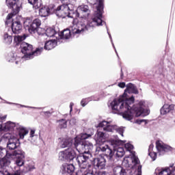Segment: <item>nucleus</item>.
Segmentation results:
<instances>
[{"label":"nucleus","mask_w":175,"mask_h":175,"mask_svg":"<svg viewBox=\"0 0 175 175\" xmlns=\"http://www.w3.org/2000/svg\"><path fill=\"white\" fill-rule=\"evenodd\" d=\"M118 87L120 88H125V83L124 82H121L118 84Z\"/></svg>","instance_id":"obj_45"},{"label":"nucleus","mask_w":175,"mask_h":175,"mask_svg":"<svg viewBox=\"0 0 175 175\" xmlns=\"http://www.w3.org/2000/svg\"><path fill=\"white\" fill-rule=\"evenodd\" d=\"M115 52L116 53V55H118V53H117V50L115 49Z\"/></svg>","instance_id":"obj_52"},{"label":"nucleus","mask_w":175,"mask_h":175,"mask_svg":"<svg viewBox=\"0 0 175 175\" xmlns=\"http://www.w3.org/2000/svg\"><path fill=\"white\" fill-rule=\"evenodd\" d=\"M27 36L25 35L23 36H15L14 38V43L16 44V46H18V44H21L23 40H25Z\"/></svg>","instance_id":"obj_32"},{"label":"nucleus","mask_w":175,"mask_h":175,"mask_svg":"<svg viewBox=\"0 0 175 175\" xmlns=\"http://www.w3.org/2000/svg\"><path fill=\"white\" fill-rule=\"evenodd\" d=\"M73 8L72 4H63L62 5L57 7L55 13L57 17L62 18H66V17L72 18L73 17V16H72V13H73Z\"/></svg>","instance_id":"obj_10"},{"label":"nucleus","mask_w":175,"mask_h":175,"mask_svg":"<svg viewBox=\"0 0 175 175\" xmlns=\"http://www.w3.org/2000/svg\"><path fill=\"white\" fill-rule=\"evenodd\" d=\"M23 25L26 31H28L29 33L33 34L37 32L38 35H46L44 29L40 27L42 22L40 19L32 21V19L27 18L24 21Z\"/></svg>","instance_id":"obj_6"},{"label":"nucleus","mask_w":175,"mask_h":175,"mask_svg":"<svg viewBox=\"0 0 175 175\" xmlns=\"http://www.w3.org/2000/svg\"><path fill=\"white\" fill-rule=\"evenodd\" d=\"M10 105H12V103H9Z\"/></svg>","instance_id":"obj_53"},{"label":"nucleus","mask_w":175,"mask_h":175,"mask_svg":"<svg viewBox=\"0 0 175 175\" xmlns=\"http://www.w3.org/2000/svg\"><path fill=\"white\" fill-rule=\"evenodd\" d=\"M96 175H110L109 173L106 172H98Z\"/></svg>","instance_id":"obj_43"},{"label":"nucleus","mask_w":175,"mask_h":175,"mask_svg":"<svg viewBox=\"0 0 175 175\" xmlns=\"http://www.w3.org/2000/svg\"><path fill=\"white\" fill-rule=\"evenodd\" d=\"M100 98H95V96H92L91 97H88L87 98H83L81 101V106H83V107H84L89 102H91V100H99Z\"/></svg>","instance_id":"obj_30"},{"label":"nucleus","mask_w":175,"mask_h":175,"mask_svg":"<svg viewBox=\"0 0 175 175\" xmlns=\"http://www.w3.org/2000/svg\"><path fill=\"white\" fill-rule=\"evenodd\" d=\"M95 141L97 144L95 154L98 155L100 152H103L104 155H105L109 161H111L114 153L107 144H105V142H106V135H105V133L98 131L97 134L95 135Z\"/></svg>","instance_id":"obj_5"},{"label":"nucleus","mask_w":175,"mask_h":175,"mask_svg":"<svg viewBox=\"0 0 175 175\" xmlns=\"http://www.w3.org/2000/svg\"><path fill=\"white\" fill-rule=\"evenodd\" d=\"M28 3L32 5L34 9H39L42 6V0H28Z\"/></svg>","instance_id":"obj_31"},{"label":"nucleus","mask_w":175,"mask_h":175,"mask_svg":"<svg viewBox=\"0 0 175 175\" xmlns=\"http://www.w3.org/2000/svg\"><path fill=\"white\" fill-rule=\"evenodd\" d=\"M57 46V41L55 40H51L47 41L44 44V49L45 50H53L54 47Z\"/></svg>","instance_id":"obj_24"},{"label":"nucleus","mask_w":175,"mask_h":175,"mask_svg":"<svg viewBox=\"0 0 175 175\" xmlns=\"http://www.w3.org/2000/svg\"><path fill=\"white\" fill-rule=\"evenodd\" d=\"M76 155L75 149L68 148L59 153V159L60 161H67V162H70L71 161H73Z\"/></svg>","instance_id":"obj_14"},{"label":"nucleus","mask_w":175,"mask_h":175,"mask_svg":"<svg viewBox=\"0 0 175 175\" xmlns=\"http://www.w3.org/2000/svg\"><path fill=\"white\" fill-rule=\"evenodd\" d=\"M6 117H8L7 115H5V116H0V120H1V121H3V120H6Z\"/></svg>","instance_id":"obj_48"},{"label":"nucleus","mask_w":175,"mask_h":175,"mask_svg":"<svg viewBox=\"0 0 175 175\" xmlns=\"http://www.w3.org/2000/svg\"><path fill=\"white\" fill-rule=\"evenodd\" d=\"M65 2V0H63Z\"/></svg>","instance_id":"obj_55"},{"label":"nucleus","mask_w":175,"mask_h":175,"mask_svg":"<svg viewBox=\"0 0 175 175\" xmlns=\"http://www.w3.org/2000/svg\"><path fill=\"white\" fill-rule=\"evenodd\" d=\"M15 157V165L18 166L15 170L20 169L25 163V153L21 150H17L12 152V158Z\"/></svg>","instance_id":"obj_15"},{"label":"nucleus","mask_w":175,"mask_h":175,"mask_svg":"<svg viewBox=\"0 0 175 175\" xmlns=\"http://www.w3.org/2000/svg\"><path fill=\"white\" fill-rule=\"evenodd\" d=\"M5 2L8 8H11L13 10L14 14H17L20 12L21 0H6Z\"/></svg>","instance_id":"obj_17"},{"label":"nucleus","mask_w":175,"mask_h":175,"mask_svg":"<svg viewBox=\"0 0 175 175\" xmlns=\"http://www.w3.org/2000/svg\"><path fill=\"white\" fill-rule=\"evenodd\" d=\"M2 131L4 132L18 131L20 139H24V137L28 135V131L25 127L20 125L18 123H14L10 121L3 124Z\"/></svg>","instance_id":"obj_7"},{"label":"nucleus","mask_w":175,"mask_h":175,"mask_svg":"<svg viewBox=\"0 0 175 175\" xmlns=\"http://www.w3.org/2000/svg\"><path fill=\"white\" fill-rule=\"evenodd\" d=\"M112 45L114 46V44L112 43Z\"/></svg>","instance_id":"obj_54"},{"label":"nucleus","mask_w":175,"mask_h":175,"mask_svg":"<svg viewBox=\"0 0 175 175\" xmlns=\"http://www.w3.org/2000/svg\"><path fill=\"white\" fill-rule=\"evenodd\" d=\"M81 170L79 171L81 172L80 175H95V174H94V171H92V169L91 168L90 164L87 167H81Z\"/></svg>","instance_id":"obj_25"},{"label":"nucleus","mask_w":175,"mask_h":175,"mask_svg":"<svg viewBox=\"0 0 175 175\" xmlns=\"http://www.w3.org/2000/svg\"><path fill=\"white\" fill-rule=\"evenodd\" d=\"M59 146L61 147V148H66V147H70V146H72V139L63 138L60 141Z\"/></svg>","instance_id":"obj_23"},{"label":"nucleus","mask_w":175,"mask_h":175,"mask_svg":"<svg viewBox=\"0 0 175 175\" xmlns=\"http://www.w3.org/2000/svg\"><path fill=\"white\" fill-rule=\"evenodd\" d=\"M59 126L61 129L66 128L68 126V122L65 119L59 120Z\"/></svg>","instance_id":"obj_35"},{"label":"nucleus","mask_w":175,"mask_h":175,"mask_svg":"<svg viewBox=\"0 0 175 175\" xmlns=\"http://www.w3.org/2000/svg\"><path fill=\"white\" fill-rule=\"evenodd\" d=\"M77 122V120H76V118H73L70 120V125H76Z\"/></svg>","instance_id":"obj_40"},{"label":"nucleus","mask_w":175,"mask_h":175,"mask_svg":"<svg viewBox=\"0 0 175 175\" xmlns=\"http://www.w3.org/2000/svg\"><path fill=\"white\" fill-rule=\"evenodd\" d=\"M33 136H35V130H31L30 137H33Z\"/></svg>","instance_id":"obj_46"},{"label":"nucleus","mask_w":175,"mask_h":175,"mask_svg":"<svg viewBox=\"0 0 175 175\" xmlns=\"http://www.w3.org/2000/svg\"><path fill=\"white\" fill-rule=\"evenodd\" d=\"M45 35L46 36H48V38H53V36H56L57 34V32H55V29L49 27L46 29Z\"/></svg>","instance_id":"obj_33"},{"label":"nucleus","mask_w":175,"mask_h":175,"mask_svg":"<svg viewBox=\"0 0 175 175\" xmlns=\"http://www.w3.org/2000/svg\"><path fill=\"white\" fill-rule=\"evenodd\" d=\"M0 175H21V170L18 168L13 174L9 173L7 170L0 171Z\"/></svg>","instance_id":"obj_34"},{"label":"nucleus","mask_w":175,"mask_h":175,"mask_svg":"<svg viewBox=\"0 0 175 175\" xmlns=\"http://www.w3.org/2000/svg\"><path fill=\"white\" fill-rule=\"evenodd\" d=\"M21 52L24 54V56L22 57L25 59H31L33 57H37V55H40L42 54V51H43V48H37L36 51L32 52V45L27 43L22 42L21 45Z\"/></svg>","instance_id":"obj_8"},{"label":"nucleus","mask_w":175,"mask_h":175,"mask_svg":"<svg viewBox=\"0 0 175 175\" xmlns=\"http://www.w3.org/2000/svg\"><path fill=\"white\" fill-rule=\"evenodd\" d=\"M93 165L96 169L102 170L106 167V159L103 157L96 158L94 159Z\"/></svg>","instance_id":"obj_20"},{"label":"nucleus","mask_w":175,"mask_h":175,"mask_svg":"<svg viewBox=\"0 0 175 175\" xmlns=\"http://www.w3.org/2000/svg\"><path fill=\"white\" fill-rule=\"evenodd\" d=\"M39 14L41 17H47L50 14V8L47 7L40 8Z\"/></svg>","instance_id":"obj_28"},{"label":"nucleus","mask_w":175,"mask_h":175,"mask_svg":"<svg viewBox=\"0 0 175 175\" xmlns=\"http://www.w3.org/2000/svg\"><path fill=\"white\" fill-rule=\"evenodd\" d=\"M107 32H108L109 36L111 39V42H113V40L111 39V35L110 33H109V31Z\"/></svg>","instance_id":"obj_50"},{"label":"nucleus","mask_w":175,"mask_h":175,"mask_svg":"<svg viewBox=\"0 0 175 175\" xmlns=\"http://www.w3.org/2000/svg\"><path fill=\"white\" fill-rule=\"evenodd\" d=\"M172 110H174V105L165 104L161 109L160 113L161 114H162V116H165V114L170 113V111H172Z\"/></svg>","instance_id":"obj_22"},{"label":"nucleus","mask_w":175,"mask_h":175,"mask_svg":"<svg viewBox=\"0 0 175 175\" xmlns=\"http://www.w3.org/2000/svg\"><path fill=\"white\" fill-rule=\"evenodd\" d=\"M123 95L113 100L108 105L109 109L113 110L115 114H121L125 120L131 121L135 117H146L150 114V110L146 109V102L140 101L138 105H132L135 102V97L131 96V94H137V89L135 85L129 83L126 85Z\"/></svg>","instance_id":"obj_1"},{"label":"nucleus","mask_w":175,"mask_h":175,"mask_svg":"<svg viewBox=\"0 0 175 175\" xmlns=\"http://www.w3.org/2000/svg\"><path fill=\"white\" fill-rule=\"evenodd\" d=\"M21 107H27V109H37L38 110H41L40 107H29L26 105H20Z\"/></svg>","instance_id":"obj_39"},{"label":"nucleus","mask_w":175,"mask_h":175,"mask_svg":"<svg viewBox=\"0 0 175 175\" xmlns=\"http://www.w3.org/2000/svg\"><path fill=\"white\" fill-rule=\"evenodd\" d=\"M13 153H10L8 152L6 148L0 147V157H3L4 158H2L0 159V166L1 167H6L8 165H9V162L6 159L8 158V159L10 158H13Z\"/></svg>","instance_id":"obj_16"},{"label":"nucleus","mask_w":175,"mask_h":175,"mask_svg":"<svg viewBox=\"0 0 175 175\" xmlns=\"http://www.w3.org/2000/svg\"><path fill=\"white\" fill-rule=\"evenodd\" d=\"M3 128V124H2V122L0 121V131H2V129Z\"/></svg>","instance_id":"obj_49"},{"label":"nucleus","mask_w":175,"mask_h":175,"mask_svg":"<svg viewBox=\"0 0 175 175\" xmlns=\"http://www.w3.org/2000/svg\"><path fill=\"white\" fill-rule=\"evenodd\" d=\"M26 167L27 172H32L33 170H35V164L31 162L29 164H27Z\"/></svg>","instance_id":"obj_36"},{"label":"nucleus","mask_w":175,"mask_h":175,"mask_svg":"<svg viewBox=\"0 0 175 175\" xmlns=\"http://www.w3.org/2000/svg\"><path fill=\"white\" fill-rule=\"evenodd\" d=\"M149 157H150L152 161H155L157 159V152H148Z\"/></svg>","instance_id":"obj_38"},{"label":"nucleus","mask_w":175,"mask_h":175,"mask_svg":"<svg viewBox=\"0 0 175 175\" xmlns=\"http://www.w3.org/2000/svg\"><path fill=\"white\" fill-rule=\"evenodd\" d=\"M102 10H103V0H99L98 5L97 6V10L94 12V15L89 21L87 20L91 14V10H90V7H88L87 5L83 4L79 5L76 10L75 14L76 17L82 18V21H79L78 23L82 22L83 24L88 25V21H91L94 16H98V14L100 13L101 24L99 25V27H100V25H103V21L102 20Z\"/></svg>","instance_id":"obj_4"},{"label":"nucleus","mask_w":175,"mask_h":175,"mask_svg":"<svg viewBox=\"0 0 175 175\" xmlns=\"http://www.w3.org/2000/svg\"><path fill=\"white\" fill-rule=\"evenodd\" d=\"M100 128H103L106 132H118L121 136H124V128H118L117 126L111 124V122L103 120L98 124Z\"/></svg>","instance_id":"obj_12"},{"label":"nucleus","mask_w":175,"mask_h":175,"mask_svg":"<svg viewBox=\"0 0 175 175\" xmlns=\"http://www.w3.org/2000/svg\"><path fill=\"white\" fill-rule=\"evenodd\" d=\"M50 114V112H49V111H46V112H45V114Z\"/></svg>","instance_id":"obj_51"},{"label":"nucleus","mask_w":175,"mask_h":175,"mask_svg":"<svg viewBox=\"0 0 175 175\" xmlns=\"http://www.w3.org/2000/svg\"><path fill=\"white\" fill-rule=\"evenodd\" d=\"M114 175H126V172L121 166H117L113 168Z\"/></svg>","instance_id":"obj_29"},{"label":"nucleus","mask_w":175,"mask_h":175,"mask_svg":"<svg viewBox=\"0 0 175 175\" xmlns=\"http://www.w3.org/2000/svg\"><path fill=\"white\" fill-rule=\"evenodd\" d=\"M156 148L159 153V155H163L165 152L172 150V147L165 144L162 141H157L156 142Z\"/></svg>","instance_id":"obj_19"},{"label":"nucleus","mask_w":175,"mask_h":175,"mask_svg":"<svg viewBox=\"0 0 175 175\" xmlns=\"http://www.w3.org/2000/svg\"><path fill=\"white\" fill-rule=\"evenodd\" d=\"M3 42L5 44H12L13 42V37H12V34L10 33H4L3 36Z\"/></svg>","instance_id":"obj_26"},{"label":"nucleus","mask_w":175,"mask_h":175,"mask_svg":"<svg viewBox=\"0 0 175 175\" xmlns=\"http://www.w3.org/2000/svg\"><path fill=\"white\" fill-rule=\"evenodd\" d=\"M124 148L126 150V151H129V152H131L133 149V145L131 144L130 143H126L124 145Z\"/></svg>","instance_id":"obj_37"},{"label":"nucleus","mask_w":175,"mask_h":175,"mask_svg":"<svg viewBox=\"0 0 175 175\" xmlns=\"http://www.w3.org/2000/svg\"><path fill=\"white\" fill-rule=\"evenodd\" d=\"M110 142L111 146H113V153L116 158H122L125 155V150H124V148L117 146L124 144L125 141L120 140L118 136H115L114 138L110 139Z\"/></svg>","instance_id":"obj_11"},{"label":"nucleus","mask_w":175,"mask_h":175,"mask_svg":"<svg viewBox=\"0 0 175 175\" xmlns=\"http://www.w3.org/2000/svg\"><path fill=\"white\" fill-rule=\"evenodd\" d=\"M20 146V141L17 137H14V135H11L8 139V142L7 144V148L8 150H16L17 147Z\"/></svg>","instance_id":"obj_18"},{"label":"nucleus","mask_w":175,"mask_h":175,"mask_svg":"<svg viewBox=\"0 0 175 175\" xmlns=\"http://www.w3.org/2000/svg\"><path fill=\"white\" fill-rule=\"evenodd\" d=\"M170 175H175V167H172V166H170Z\"/></svg>","instance_id":"obj_41"},{"label":"nucleus","mask_w":175,"mask_h":175,"mask_svg":"<svg viewBox=\"0 0 175 175\" xmlns=\"http://www.w3.org/2000/svg\"><path fill=\"white\" fill-rule=\"evenodd\" d=\"M100 13L95 15L92 18L88 21V25H86L83 22H77V23H73L72 25L69 29H64L60 33H58V37L56 36V38L59 39H70V37L72 35H80L85 31H90L91 28H95L99 27L102 24V20L100 19Z\"/></svg>","instance_id":"obj_3"},{"label":"nucleus","mask_w":175,"mask_h":175,"mask_svg":"<svg viewBox=\"0 0 175 175\" xmlns=\"http://www.w3.org/2000/svg\"><path fill=\"white\" fill-rule=\"evenodd\" d=\"M93 134L82 133L75 138L74 146L81 154L77 156L76 161L82 169L90 166V155L94 150V145L90 142H84L85 139L91 137Z\"/></svg>","instance_id":"obj_2"},{"label":"nucleus","mask_w":175,"mask_h":175,"mask_svg":"<svg viewBox=\"0 0 175 175\" xmlns=\"http://www.w3.org/2000/svg\"><path fill=\"white\" fill-rule=\"evenodd\" d=\"M7 59L8 62H14L15 61V64L18 65V59H20V58L17 57V55L16 53H10L8 55Z\"/></svg>","instance_id":"obj_27"},{"label":"nucleus","mask_w":175,"mask_h":175,"mask_svg":"<svg viewBox=\"0 0 175 175\" xmlns=\"http://www.w3.org/2000/svg\"><path fill=\"white\" fill-rule=\"evenodd\" d=\"M136 124H142V122H145V124H147V120H136Z\"/></svg>","instance_id":"obj_44"},{"label":"nucleus","mask_w":175,"mask_h":175,"mask_svg":"<svg viewBox=\"0 0 175 175\" xmlns=\"http://www.w3.org/2000/svg\"><path fill=\"white\" fill-rule=\"evenodd\" d=\"M13 17H14V14H9L6 18L5 25H12V32L14 33H20L21 29H23V25H21L20 21H13Z\"/></svg>","instance_id":"obj_13"},{"label":"nucleus","mask_w":175,"mask_h":175,"mask_svg":"<svg viewBox=\"0 0 175 175\" xmlns=\"http://www.w3.org/2000/svg\"><path fill=\"white\" fill-rule=\"evenodd\" d=\"M153 150H154V144H151L149 146L148 152H154Z\"/></svg>","instance_id":"obj_42"},{"label":"nucleus","mask_w":175,"mask_h":175,"mask_svg":"<svg viewBox=\"0 0 175 175\" xmlns=\"http://www.w3.org/2000/svg\"><path fill=\"white\" fill-rule=\"evenodd\" d=\"M74 103H70V111L72 112L73 110V106H74Z\"/></svg>","instance_id":"obj_47"},{"label":"nucleus","mask_w":175,"mask_h":175,"mask_svg":"<svg viewBox=\"0 0 175 175\" xmlns=\"http://www.w3.org/2000/svg\"><path fill=\"white\" fill-rule=\"evenodd\" d=\"M73 172H75V165H73L72 163H64L61 167V172L63 174H70V173H73Z\"/></svg>","instance_id":"obj_21"},{"label":"nucleus","mask_w":175,"mask_h":175,"mask_svg":"<svg viewBox=\"0 0 175 175\" xmlns=\"http://www.w3.org/2000/svg\"><path fill=\"white\" fill-rule=\"evenodd\" d=\"M122 166L124 167H130L133 170L137 169L136 175H142V165H140V161L137 157L133 155L131 157H125L122 163Z\"/></svg>","instance_id":"obj_9"}]
</instances>
